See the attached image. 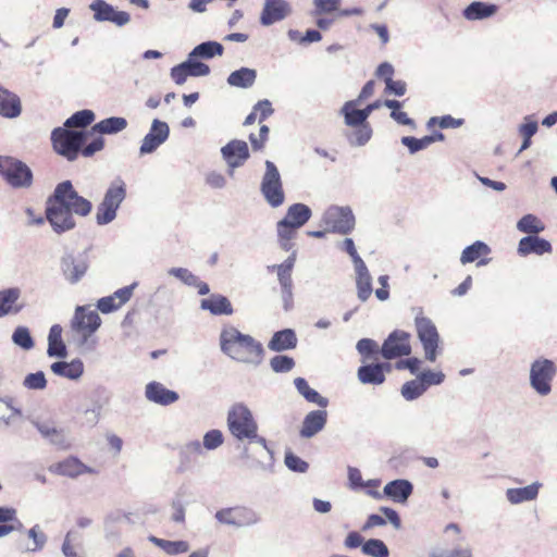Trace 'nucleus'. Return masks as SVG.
Wrapping results in <instances>:
<instances>
[{
  "label": "nucleus",
  "mask_w": 557,
  "mask_h": 557,
  "mask_svg": "<svg viewBox=\"0 0 557 557\" xmlns=\"http://www.w3.org/2000/svg\"><path fill=\"white\" fill-rule=\"evenodd\" d=\"M91 210V202L78 195L71 181H64L55 186L47 199L46 218L52 230L61 234L76 226L74 215L85 218Z\"/></svg>",
  "instance_id": "f257e3e1"
},
{
  "label": "nucleus",
  "mask_w": 557,
  "mask_h": 557,
  "mask_svg": "<svg viewBox=\"0 0 557 557\" xmlns=\"http://www.w3.org/2000/svg\"><path fill=\"white\" fill-rule=\"evenodd\" d=\"M219 343L221 351L237 362L258 366L262 361V344L234 325L222 327Z\"/></svg>",
  "instance_id": "f03ea898"
},
{
  "label": "nucleus",
  "mask_w": 557,
  "mask_h": 557,
  "mask_svg": "<svg viewBox=\"0 0 557 557\" xmlns=\"http://www.w3.org/2000/svg\"><path fill=\"white\" fill-rule=\"evenodd\" d=\"M126 197V184L120 177L111 182L97 207L96 223L107 225L115 220L117 210Z\"/></svg>",
  "instance_id": "7ed1b4c3"
},
{
  "label": "nucleus",
  "mask_w": 557,
  "mask_h": 557,
  "mask_svg": "<svg viewBox=\"0 0 557 557\" xmlns=\"http://www.w3.org/2000/svg\"><path fill=\"white\" fill-rule=\"evenodd\" d=\"M88 132L73 131L67 127H57L51 133V140L54 150L66 158L74 161L86 141Z\"/></svg>",
  "instance_id": "20e7f679"
},
{
  "label": "nucleus",
  "mask_w": 557,
  "mask_h": 557,
  "mask_svg": "<svg viewBox=\"0 0 557 557\" xmlns=\"http://www.w3.org/2000/svg\"><path fill=\"white\" fill-rule=\"evenodd\" d=\"M0 176L15 189H26L33 185V171L23 161L10 157L0 156Z\"/></svg>",
  "instance_id": "39448f33"
},
{
  "label": "nucleus",
  "mask_w": 557,
  "mask_h": 557,
  "mask_svg": "<svg viewBox=\"0 0 557 557\" xmlns=\"http://www.w3.org/2000/svg\"><path fill=\"white\" fill-rule=\"evenodd\" d=\"M227 426L231 434L238 441H246L255 435V431H258L251 410L243 403H236L230 408Z\"/></svg>",
  "instance_id": "423d86ee"
},
{
  "label": "nucleus",
  "mask_w": 557,
  "mask_h": 557,
  "mask_svg": "<svg viewBox=\"0 0 557 557\" xmlns=\"http://www.w3.org/2000/svg\"><path fill=\"white\" fill-rule=\"evenodd\" d=\"M557 374V366L550 359L540 357L530 366L529 383L534 392L542 397L552 393V383Z\"/></svg>",
  "instance_id": "0eeeda50"
},
{
  "label": "nucleus",
  "mask_w": 557,
  "mask_h": 557,
  "mask_svg": "<svg viewBox=\"0 0 557 557\" xmlns=\"http://www.w3.org/2000/svg\"><path fill=\"white\" fill-rule=\"evenodd\" d=\"M264 165L265 172L261 180L260 191L270 207L278 208L285 201L281 174L272 161L267 160Z\"/></svg>",
  "instance_id": "6e6552de"
},
{
  "label": "nucleus",
  "mask_w": 557,
  "mask_h": 557,
  "mask_svg": "<svg viewBox=\"0 0 557 557\" xmlns=\"http://www.w3.org/2000/svg\"><path fill=\"white\" fill-rule=\"evenodd\" d=\"M322 222L326 231L347 235L355 228L356 219L350 207L331 206L324 211Z\"/></svg>",
  "instance_id": "1a4fd4ad"
},
{
  "label": "nucleus",
  "mask_w": 557,
  "mask_h": 557,
  "mask_svg": "<svg viewBox=\"0 0 557 557\" xmlns=\"http://www.w3.org/2000/svg\"><path fill=\"white\" fill-rule=\"evenodd\" d=\"M214 518L220 524L236 529L251 527L260 521V515L245 506L222 508L215 512Z\"/></svg>",
  "instance_id": "9d476101"
},
{
  "label": "nucleus",
  "mask_w": 557,
  "mask_h": 557,
  "mask_svg": "<svg viewBox=\"0 0 557 557\" xmlns=\"http://www.w3.org/2000/svg\"><path fill=\"white\" fill-rule=\"evenodd\" d=\"M414 324L418 338L420 339L424 349L425 359L434 362L437 358V348L440 342V335L435 324L431 321V319L422 314L416 317Z\"/></svg>",
  "instance_id": "9b49d317"
},
{
  "label": "nucleus",
  "mask_w": 557,
  "mask_h": 557,
  "mask_svg": "<svg viewBox=\"0 0 557 557\" xmlns=\"http://www.w3.org/2000/svg\"><path fill=\"white\" fill-rule=\"evenodd\" d=\"M409 339L410 335L405 331L392 332L382 345L381 355L387 360L409 356L411 354Z\"/></svg>",
  "instance_id": "f8f14e48"
},
{
  "label": "nucleus",
  "mask_w": 557,
  "mask_h": 557,
  "mask_svg": "<svg viewBox=\"0 0 557 557\" xmlns=\"http://www.w3.org/2000/svg\"><path fill=\"white\" fill-rule=\"evenodd\" d=\"M89 9L94 12L96 22H110L122 27L129 23L131 15L125 11H119L104 0H94L89 4Z\"/></svg>",
  "instance_id": "ddd939ff"
},
{
  "label": "nucleus",
  "mask_w": 557,
  "mask_h": 557,
  "mask_svg": "<svg viewBox=\"0 0 557 557\" xmlns=\"http://www.w3.org/2000/svg\"><path fill=\"white\" fill-rule=\"evenodd\" d=\"M170 136V127L168 123L154 119L151 123L149 132L141 140L139 154L146 156L154 152Z\"/></svg>",
  "instance_id": "4468645a"
},
{
  "label": "nucleus",
  "mask_w": 557,
  "mask_h": 557,
  "mask_svg": "<svg viewBox=\"0 0 557 557\" xmlns=\"http://www.w3.org/2000/svg\"><path fill=\"white\" fill-rule=\"evenodd\" d=\"M88 268V259L83 255L67 253L61 258V271L70 284H77L85 276Z\"/></svg>",
  "instance_id": "2eb2a0df"
},
{
  "label": "nucleus",
  "mask_w": 557,
  "mask_h": 557,
  "mask_svg": "<svg viewBox=\"0 0 557 557\" xmlns=\"http://www.w3.org/2000/svg\"><path fill=\"white\" fill-rule=\"evenodd\" d=\"M293 13L292 4L287 0H264L260 14V24L271 26L287 18Z\"/></svg>",
  "instance_id": "dca6fc26"
},
{
  "label": "nucleus",
  "mask_w": 557,
  "mask_h": 557,
  "mask_svg": "<svg viewBox=\"0 0 557 557\" xmlns=\"http://www.w3.org/2000/svg\"><path fill=\"white\" fill-rule=\"evenodd\" d=\"M101 318L96 310H89L85 306H78L71 320V329L72 331L96 333L101 326Z\"/></svg>",
  "instance_id": "f3484780"
},
{
  "label": "nucleus",
  "mask_w": 557,
  "mask_h": 557,
  "mask_svg": "<svg viewBox=\"0 0 557 557\" xmlns=\"http://www.w3.org/2000/svg\"><path fill=\"white\" fill-rule=\"evenodd\" d=\"M221 153L227 163L230 174L233 175V170L242 166L249 158L248 145L244 140L234 139L221 148Z\"/></svg>",
  "instance_id": "a211bd4d"
},
{
  "label": "nucleus",
  "mask_w": 557,
  "mask_h": 557,
  "mask_svg": "<svg viewBox=\"0 0 557 557\" xmlns=\"http://www.w3.org/2000/svg\"><path fill=\"white\" fill-rule=\"evenodd\" d=\"M327 421V412L325 410H313L306 414L299 435L302 438H311L321 432Z\"/></svg>",
  "instance_id": "6ab92c4d"
},
{
  "label": "nucleus",
  "mask_w": 557,
  "mask_h": 557,
  "mask_svg": "<svg viewBox=\"0 0 557 557\" xmlns=\"http://www.w3.org/2000/svg\"><path fill=\"white\" fill-rule=\"evenodd\" d=\"M145 396L149 401L161 406H169L174 404L180 398L176 392L168 389L163 384L159 382L148 383L146 385Z\"/></svg>",
  "instance_id": "aec40b11"
},
{
  "label": "nucleus",
  "mask_w": 557,
  "mask_h": 557,
  "mask_svg": "<svg viewBox=\"0 0 557 557\" xmlns=\"http://www.w3.org/2000/svg\"><path fill=\"white\" fill-rule=\"evenodd\" d=\"M552 244L547 239L536 235L522 237L518 244V253L520 256H528L530 253L542 256L544 253H552Z\"/></svg>",
  "instance_id": "412c9836"
},
{
  "label": "nucleus",
  "mask_w": 557,
  "mask_h": 557,
  "mask_svg": "<svg viewBox=\"0 0 557 557\" xmlns=\"http://www.w3.org/2000/svg\"><path fill=\"white\" fill-rule=\"evenodd\" d=\"M542 483L533 482L523 487H510L506 490V499L511 505H520L522 503L535 500Z\"/></svg>",
  "instance_id": "4be33fe9"
},
{
  "label": "nucleus",
  "mask_w": 557,
  "mask_h": 557,
  "mask_svg": "<svg viewBox=\"0 0 557 557\" xmlns=\"http://www.w3.org/2000/svg\"><path fill=\"white\" fill-rule=\"evenodd\" d=\"M354 267H355V272H356L357 296L360 301L364 302L370 298V296L373 292L372 276H371L364 261H360V262L354 264Z\"/></svg>",
  "instance_id": "5701e85b"
},
{
  "label": "nucleus",
  "mask_w": 557,
  "mask_h": 557,
  "mask_svg": "<svg viewBox=\"0 0 557 557\" xmlns=\"http://www.w3.org/2000/svg\"><path fill=\"white\" fill-rule=\"evenodd\" d=\"M413 485L405 479H397L388 482L383 490L384 496L395 503L404 504L412 494Z\"/></svg>",
  "instance_id": "b1692460"
},
{
  "label": "nucleus",
  "mask_w": 557,
  "mask_h": 557,
  "mask_svg": "<svg viewBox=\"0 0 557 557\" xmlns=\"http://www.w3.org/2000/svg\"><path fill=\"white\" fill-rule=\"evenodd\" d=\"M311 215V209L307 205L298 202L288 207L285 216L281 221L299 230L310 220Z\"/></svg>",
  "instance_id": "393cba45"
},
{
  "label": "nucleus",
  "mask_w": 557,
  "mask_h": 557,
  "mask_svg": "<svg viewBox=\"0 0 557 557\" xmlns=\"http://www.w3.org/2000/svg\"><path fill=\"white\" fill-rule=\"evenodd\" d=\"M200 308L213 315H231L234 310L231 301L223 295L213 294L200 301Z\"/></svg>",
  "instance_id": "a878e982"
},
{
  "label": "nucleus",
  "mask_w": 557,
  "mask_h": 557,
  "mask_svg": "<svg viewBox=\"0 0 557 557\" xmlns=\"http://www.w3.org/2000/svg\"><path fill=\"white\" fill-rule=\"evenodd\" d=\"M22 112L21 100L17 95L0 86V115L7 119H15Z\"/></svg>",
  "instance_id": "bb28decb"
},
{
  "label": "nucleus",
  "mask_w": 557,
  "mask_h": 557,
  "mask_svg": "<svg viewBox=\"0 0 557 557\" xmlns=\"http://www.w3.org/2000/svg\"><path fill=\"white\" fill-rule=\"evenodd\" d=\"M491 253V248L488 245L481 240L474 242L472 245L467 246L460 256L461 264H467L478 261V265H486L491 259H480L483 256H487Z\"/></svg>",
  "instance_id": "cd10ccee"
},
{
  "label": "nucleus",
  "mask_w": 557,
  "mask_h": 557,
  "mask_svg": "<svg viewBox=\"0 0 557 557\" xmlns=\"http://www.w3.org/2000/svg\"><path fill=\"white\" fill-rule=\"evenodd\" d=\"M54 471L60 475L69 478H77L78 475L85 473H95L92 468L84 465L79 459L75 457H69L55 465Z\"/></svg>",
  "instance_id": "c85d7f7f"
},
{
  "label": "nucleus",
  "mask_w": 557,
  "mask_h": 557,
  "mask_svg": "<svg viewBox=\"0 0 557 557\" xmlns=\"http://www.w3.org/2000/svg\"><path fill=\"white\" fill-rule=\"evenodd\" d=\"M50 369L55 375L78 380L84 373V363L81 359H73L70 362L57 361L51 364Z\"/></svg>",
  "instance_id": "c756f323"
},
{
  "label": "nucleus",
  "mask_w": 557,
  "mask_h": 557,
  "mask_svg": "<svg viewBox=\"0 0 557 557\" xmlns=\"http://www.w3.org/2000/svg\"><path fill=\"white\" fill-rule=\"evenodd\" d=\"M297 346V336L294 330L285 329L273 334L268 347L272 351H284Z\"/></svg>",
  "instance_id": "7c9ffc66"
},
{
  "label": "nucleus",
  "mask_w": 557,
  "mask_h": 557,
  "mask_svg": "<svg viewBox=\"0 0 557 557\" xmlns=\"http://www.w3.org/2000/svg\"><path fill=\"white\" fill-rule=\"evenodd\" d=\"M358 106L359 100H349L341 108L339 113L344 116V122L349 127L367 124L366 113L362 109H357Z\"/></svg>",
  "instance_id": "2f4dec72"
},
{
  "label": "nucleus",
  "mask_w": 557,
  "mask_h": 557,
  "mask_svg": "<svg viewBox=\"0 0 557 557\" xmlns=\"http://www.w3.org/2000/svg\"><path fill=\"white\" fill-rule=\"evenodd\" d=\"M497 11L496 4L474 1L463 10V16L468 21H479L495 15Z\"/></svg>",
  "instance_id": "473e14b6"
},
{
  "label": "nucleus",
  "mask_w": 557,
  "mask_h": 557,
  "mask_svg": "<svg viewBox=\"0 0 557 557\" xmlns=\"http://www.w3.org/2000/svg\"><path fill=\"white\" fill-rule=\"evenodd\" d=\"M62 327L54 324L50 327L48 334V349L49 357L65 358L67 355L66 346L62 339Z\"/></svg>",
  "instance_id": "72a5a7b5"
},
{
  "label": "nucleus",
  "mask_w": 557,
  "mask_h": 557,
  "mask_svg": "<svg viewBox=\"0 0 557 557\" xmlns=\"http://www.w3.org/2000/svg\"><path fill=\"white\" fill-rule=\"evenodd\" d=\"M257 79V71L249 67H240L227 76V84L232 87L247 89L253 86Z\"/></svg>",
  "instance_id": "f704fd0d"
},
{
  "label": "nucleus",
  "mask_w": 557,
  "mask_h": 557,
  "mask_svg": "<svg viewBox=\"0 0 557 557\" xmlns=\"http://www.w3.org/2000/svg\"><path fill=\"white\" fill-rule=\"evenodd\" d=\"M20 289L9 288L0 292V318L9 313H18L23 305H17Z\"/></svg>",
  "instance_id": "c9c22d12"
},
{
  "label": "nucleus",
  "mask_w": 557,
  "mask_h": 557,
  "mask_svg": "<svg viewBox=\"0 0 557 557\" xmlns=\"http://www.w3.org/2000/svg\"><path fill=\"white\" fill-rule=\"evenodd\" d=\"M148 541L170 556L185 554L189 550L188 542L183 540L170 541L149 535Z\"/></svg>",
  "instance_id": "e433bc0d"
},
{
  "label": "nucleus",
  "mask_w": 557,
  "mask_h": 557,
  "mask_svg": "<svg viewBox=\"0 0 557 557\" xmlns=\"http://www.w3.org/2000/svg\"><path fill=\"white\" fill-rule=\"evenodd\" d=\"M357 376L362 384L381 385L385 381L382 367L375 363L361 366L357 371Z\"/></svg>",
  "instance_id": "4c0bfd02"
},
{
  "label": "nucleus",
  "mask_w": 557,
  "mask_h": 557,
  "mask_svg": "<svg viewBox=\"0 0 557 557\" xmlns=\"http://www.w3.org/2000/svg\"><path fill=\"white\" fill-rule=\"evenodd\" d=\"M297 392L309 403L315 404L321 408H325L329 404L327 398L321 396L315 389L311 388L304 377L294 380Z\"/></svg>",
  "instance_id": "58836bf2"
},
{
  "label": "nucleus",
  "mask_w": 557,
  "mask_h": 557,
  "mask_svg": "<svg viewBox=\"0 0 557 557\" xmlns=\"http://www.w3.org/2000/svg\"><path fill=\"white\" fill-rule=\"evenodd\" d=\"M127 127V121L121 116H111L101 120L91 127V132L98 134H117Z\"/></svg>",
  "instance_id": "ea45409f"
},
{
  "label": "nucleus",
  "mask_w": 557,
  "mask_h": 557,
  "mask_svg": "<svg viewBox=\"0 0 557 557\" xmlns=\"http://www.w3.org/2000/svg\"><path fill=\"white\" fill-rule=\"evenodd\" d=\"M277 242L280 247L285 251H293L294 240L297 237L298 230L292 227L281 220L276 223Z\"/></svg>",
  "instance_id": "a19ab883"
},
{
  "label": "nucleus",
  "mask_w": 557,
  "mask_h": 557,
  "mask_svg": "<svg viewBox=\"0 0 557 557\" xmlns=\"http://www.w3.org/2000/svg\"><path fill=\"white\" fill-rule=\"evenodd\" d=\"M224 47L218 41H205L197 45L190 52L191 57H197L199 60H209L214 57L223 54Z\"/></svg>",
  "instance_id": "79ce46f5"
},
{
  "label": "nucleus",
  "mask_w": 557,
  "mask_h": 557,
  "mask_svg": "<svg viewBox=\"0 0 557 557\" xmlns=\"http://www.w3.org/2000/svg\"><path fill=\"white\" fill-rule=\"evenodd\" d=\"M544 222L534 214H525L517 222V230L529 235H536L545 230Z\"/></svg>",
  "instance_id": "37998d69"
},
{
  "label": "nucleus",
  "mask_w": 557,
  "mask_h": 557,
  "mask_svg": "<svg viewBox=\"0 0 557 557\" xmlns=\"http://www.w3.org/2000/svg\"><path fill=\"white\" fill-rule=\"evenodd\" d=\"M73 332V342L76 347L81 350V352H92L97 345L98 339L94 336L95 333H89L86 331H72Z\"/></svg>",
  "instance_id": "c03bdc74"
},
{
  "label": "nucleus",
  "mask_w": 557,
  "mask_h": 557,
  "mask_svg": "<svg viewBox=\"0 0 557 557\" xmlns=\"http://www.w3.org/2000/svg\"><path fill=\"white\" fill-rule=\"evenodd\" d=\"M182 64L191 77H202L210 74V66L201 62L197 57H191V52L188 53L187 59Z\"/></svg>",
  "instance_id": "a18cd8bd"
},
{
  "label": "nucleus",
  "mask_w": 557,
  "mask_h": 557,
  "mask_svg": "<svg viewBox=\"0 0 557 557\" xmlns=\"http://www.w3.org/2000/svg\"><path fill=\"white\" fill-rule=\"evenodd\" d=\"M425 392V384L422 383L418 376L416 380L406 382L400 388L401 396L408 401L419 398Z\"/></svg>",
  "instance_id": "49530a36"
},
{
  "label": "nucleus",
  "mask_w": 557,
  "mask_h": 557,
  "mask_svg": "<svg viewBox=\"0 0 557 557\" xmlns=\"http://www.w3.org/2000/svg\"><path fill=\"white\" fill-rule=\"evenodd\" d=\"M27 536L32 541V545L26 548L28 553H37L44 549L48 537L41 530L39 524H35L27 531Z\"/></svg>",
  "instance_id": "de8ad7c7"
},
{
  "label": "nucleus",
  "mask_w": 557,
  "mask_h": 557,
  "mask_svg": "<svg viewBox=\"0 0 557 557\" xmlns=\"http://www.w3.org/2000/svg\"><path fill=\"white\" fill-rule=\"evenodd\" d=\"M95 120V113L91 110H81L72 114L64 123L67 128L86 127Z\"/></svg>",
  "instance_id": "09e8293b"
},
{
  "label": "nucleus",
  "mask_w": 557,
  "mask_h": 557,
  "mask_svg": "<svg viewBox=\"0 0 557 557\" xmlns=\"http://www.w3.org/2000/svg\"><path fill=\"white\" fill-rule=\"evenodd\" d=\"M297 251L293 250L288 258L281 264L273 265L272 269H275L277 272L278 283L293 282L292 280V270L294 268L296 261Z\"/></svg>",
  "instance_id": "8fccbe9b"
},
{
  "label": "nucleus",
  "mask_w": 557,
  "mask_h": 557,
  "mask_svg": "<svg viewBox=\"0 0 557 557\" xmlns=\"http://www.w3.org/2000/svg\"><path fill=\"white\" fill-rule=\"evenodd\" d=\"M185 493L180 490L171 503L172 516L171 519L176 523H183L185 521V510L187 502L184 498Z\"/></svg>",
  "instance_id": "3c124183"
},
{
  "label": "nucleus",
  "mask_w": 557,
  "mask_h": 557,
  "mask_svg": "<svg viewBox=\"0 0 557 557\" xmlns=\"http://www.w3.org/2000/svg\"><path fill=\"white\" fill-rule=\"evenodd\" d=\"M12 342L24 350H30L35 345L30 332L26 326H17L14 330L12 334Z\"/></svg>",
  "instance_id": "603ef678"
},
{
  "label": "nucleus",
  "mask_w": 557,
  "mask_h": 557,
  "mask_svg": "<svg viewBox=\"0 0 557 557\" xmlns=\"http://www.w3.org/2000/svg\"><path fill=\"white\" fill-rule=\"evenodd\" d=\"M362 552L372 557H387L388 548L383 541L371 539L362 544Z\"/></svg>",
  "instance_id": "864d4df0"
},
{
  "label": "nucleus",
  "mask_w": 557,
  "mask_h": 557,
  "mask_svg": "<svg viewBox=\"0 0 557 557\" xmlns=\"http://www.w3.org/2000/svg\"><path fill=\"white\" fill-rule=\"evenodd\" d=\"M342 0H313V11L312 14L315 16L322 14H330L339 9Z\"/></svg>",
  "instance_id": "5fc2aeb1"
},
{
  "label": "nucleus",
  "mask_w": 557,
  "mask_h": 557,
  "mask_svg": "<svg viewBox=\"0 0 557 557\" xmlns=\"http://www.w3.org/2000/svg\"><path fill=\"white\" fill-rule=\"evenodd\" d=\"M270 366L271 369L276 373H286L294 368L295 361L292 357L277 355L270 360Z\"/></svg>",
  "instance_id": "6e6d98bb"
},
{
  "label": "nucleus",
  "mask_w": 557,
  "mask_h": 557,
  "mask_svg": "<svg viewBox=\"0 0 557 557\" xmlns=\"http://www.w3.org/2000/svg\"><path fill=\"white\" fill-rule=\"evenodd\" d=\"M79 540V534L75 531H69L65 536L61 547L62 554L65 557H83L76 550V546L74 542Z\"/></svg>",
  "instance_id": "4d7b16f0"
},
{
  "label": "nucleus",
  "mask_w": 557,
  "mask_h": 557,
  "mask_svg": "<svg viewBox=\"0 0 557 557\" xmlns=\"http://www.w3.org/2000/svg\"><path fill=\"white\" fill-rule=\"evenodd\" d=\"M284 462L293 472L306 473L309 469V463L292 451L285 454Z\"/></svg>",
  "instance_id": "13d9d810"
},
{
  "label": "nucleus",
  "mask_w": 557,
  "mask_h": 557,
  "mask_svg": "<svg viewBox=\"0 0 557 557\" xmlns=\"http://www.w3.org/2000/svg\"><path fill=\"white\" fill-rule=\"evenodd\" d=\"M23 385L28 389H44L47 385V380L42 371L29 373L25 376Z\"/></svg>",
  "instance_id": "bf43d9fd"
},
{
  "label": "nucleus",
  "mask_w": 557,
  "mask_h": 557,
  "mask_svg": "<svg viewBox=\"0 0 557 557\" xmlns=\"http://www.w3.org/2000/svg\"><path fill=\"white\" fill-rule=\"evenodd\" d=\"M168 274L174 276L175 278H177L187 286L196 284L197 275H195L191 271H189L186 268H170L168 270Z\"/></svg>",
  "instance_id": "052dcab7"
},
{
  "label": "nucleus",
  "mask_w": 557,
  "mask_h": 557,
  "mask_svg": "<svg viewBox=\"0 0 557 557\" xmlns=\"http://www.w3.org/2000/svg\"><path fill=\"white\" fill-rule=\"evenodd\" d=\"M223 434L220 430H210L203 435V448L213 450L223 444Z\"/></svg>",
  "instance_id": "680f3d73"
},
{
  "label": "nucleus",
  "mask_w": 557,
  "mask_h": 557,
  "mask_svg": "<svg viewBox=\"0 0 557 557\" xmlns=\"http://www.w3.org/2000/svg\"><path fill=\"white\" fill-rule=\"evenodd\" d=\"M355 128L356 129L352 134L351 144L356 146H364L372 136V128L368 123Z\"/></svg>",
  "instance_id": "e2e57ef3"
},
{
  "label": "nucleus",
  "mask_w": 557,
  "mask_h": 557,
  "mask_svg": "<svg viewBox=\"0 0 557 557\" xmlns=\"http://www.w3.org/2000/svg\"><path fill=\"white\" fill-rule=\"evenodd\" d=\"M20 411L12 407L9 401L0 399V422L8 425L12 423Z\"/></svg>",
  "instance_id": "0e129e2a"
},
{
  "label": "nucleus",
  "mask_w": 557,
  "mask_h": 557,
  "mask_svg": "<svg viewBox=\"0 0 557 557\" xmlns=\"http://www.w3.org/2000/svg\"><path fill=\"white\" fill-rule=\"evenodd\" d=\"M418 377L420 379V381L422 383L425 384V389H428L429 386L442 384L444 382L445 375L441 371L434 372V371L428 370V371L421 372L418 375Z\"/></svg>",
  "instance_id": "69168bd1"
},
{
  "label": "nucleus",
  "mask_w": 557,
  "mask_h": 557,
  "mask_svg": "<svg viewBox=\"0 0 557 557\" xmlns=\"http://www.w3.org/2000/svg\"><path fill=\"white\" fill-rule=\"evenodd\" d=\"M281 285V298L283 301V308L285 311H289L293 306V282L280 283Z\"/></svg>",
  "instance_id": "338daca9"
},
{
  "label": "nucleus",
  "mask_w": 557,
  "mask_h": 557,
  "mask_svg": "<svg viewBox=\"0 0 557 557\" xmlns=\"http://www.w3.org/2000/svg\"><path fill=\"white\" fill-rule=\"evenodd\" d=\"M121 308V305L116 301L112 295L102 297L97 302V309L102 313H111Z\"/></svg>",
  "instance_id": "774afa93"
}]
</instances>
